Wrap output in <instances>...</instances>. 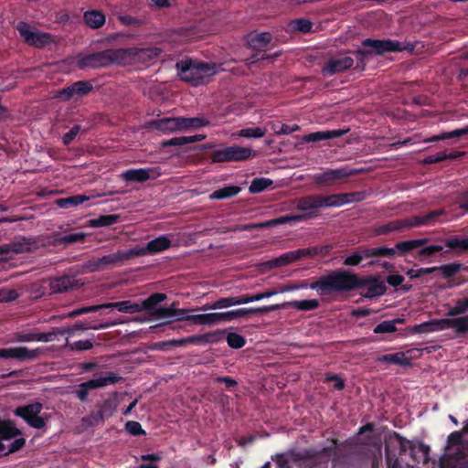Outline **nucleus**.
Returning a JSON list of instances; mask_svg holds the SVG:
<instances>
[{"label": "nucleus", "mask_w": 468, "mask_h": 468, "mask_svg": "<svg viewBox=\"0 0 468 468\" xmlns=\"http://www.w3.org/2000/svg\"><path fill=\"white\" fill-rule=\"evenodd\" d=\"M357 275L345 270H335L310 283L319 295L345 292L357 289Z\"/></svg>", "instance_id": "f257e3e1"}, {"label": "nucleus", "mask_w": 468, "mask_h": 468, "mask_svg": "<svg viewBox=\"0 0 468 468\" xmlns=\"http://www.w3.org/2000/svg\"><path fill=\"white\" fill-rule=\"evenodd\" d=\"M167 298L165 293L154 292L143 301L144 311H146L155 319H166L164 324H170L174 321H187L188 313L197 311L196 309H179L177 303H173L168 307L159 306V303Z\"/></svg>", "instance_id": "f03ea898"}, {"label": "nucleus", "mask_w": 468, "mask_h": 468, "mask_svg": "<svg viewBox=\"0 0 468 468\" xmlns=\"http://www.w3.org/2000/svg\"><path fill=\"white\" fill-rule=\"evenodd\" d=\"M178 77L192 86L204 85L217 73L215 64L186 58L176 63Z\"/></svg>", "instance_id": "7ed1b4c3"}, {"label": "nucleus", "mask_w": 468, "mask_h": 468, "mask_svg": "<svg viewBox=\"0 0 468 468\" xmlns=\"http://www.w3.org/2000/svg\"><path fill=\"white\" fill-rule=\"evenodd\" d=\"M129 55L125 48H110L88 55H80L77 58V66L80 69H101L112 64H122Z\"/></svg>", "instance_id": "20e7f679"}, {"label": "nucleus", "mask_w": 468, "mask_h": 468, "mask_svg": "<svg viewBox=\"0 0 468 468\" xmlns=\"http://www.w3.org/2000/svg\"><path fill=\"white\" fill-rule=\"evenodd\" d=\"M101 309H116L119 312L122 313H128V314H135L139 313L144 308L143 307V303H133L129 300L121 301V302H113V303H107L102 304H97V305H90L86 307H80L78 309H75L71 312H69L62 315L63 318H74L79 315H82L88 313L97 312Z\"/></svg>", "instance_id": "39448f33"}, {"label": "nucleus", "mask_w": 468, "mask_h": 468, "mask_svg": "<svg viewBox=\"0 0 468 468\" xmlns=\"http://www.w3.org/2000/svg\"><path fill=\"white\" fill-rule=\"evenodd\" d=\"M16 28L24 42L30 47L43 48L56 43V38L53 35L40 30H32L31 26L27 22H18Z\"/></svg>", "instance_id": "423d86ee"}, {"label": "nucleus", "mask_w": 468, "mask_h": 468, "mask_svg": "<svg viewBox=\"0 0 468 468\" xmlns=\"http://www.w3.org/2000/svg\"><path fill=\"white\" fill-rule=\"evenodd\" d=\"M252 150L239 145L226 146L214 150L210 154L212 163L240 162L250 158Z\"/></svg>", "instance_id": "0eeeda50"}, {"label": "nucleus", "mask_w": 468, "mask_h": 468, "mask_svg": "<svg viewBox=\"0 0 468 468\" xmlns=\"http://www.w3.org/2000/svg\"><path fill=\"white\" fill-rule=\"evenodd\" d=\"M442 210H433L424 216H414L410 218L394 220L383 227L382 233L402 230L413 227L429 225L442 214Z\"/></svg>", "instance_id": "6e6552de"}, {"label": "nucleus", "mask_w": 468, "mask_h": 468, "mask_svg": "<svg viewBox=\"0 0 468 468\" xmlns=\"http://www.w3.org/2000/svg\"><path fill=\"white\" fill-rule=\"evenodd\" d=\"M363 48L369 51L370 57L383 56L386 53L400 52L406 49H412L409 46H405L398 40L393 39H374L365 38L361 43Z\"/></svg>", "instance_id": "1a4fd4ad"}, {"label": "nucleus", "mask_w": 468, "mask_h": 468, "mask_svg": "<svg viewBox=\"0 0 468 468\" xmlns=\"http://www.w3.org/2000/svg\"><path fill=\"white\" fill-rule=\"evenodd\" d=\"M43 405L40 402H34L17 407L14 413L22 418L30 427L35 429H43L48 419V415L40 416Z\"/></svg>", "instance_id": "9d476101"}, {"label": "nucleus", "mask_w": 468, "mask_h": 468, "mask_svg": "<svg viewBox=\"0 0 468 468\" xmlns=\"http://www.w3.org/2000/svg\"><path fill=\"white\" fill-rule=\"evenodd\" d=\"M353 65V58L346 54H338L328 58L323 66L321 72L324 77H331L351 69Z\"/></svg>", "instance_id": "9b49d317"}, {"label": "nucleus", "mask_w": 468, "mask_h": 468, "mask_svg": "<svg viewBox=\"0 0 468 468\" xmlns=\"http://www.w3.org/2000/svg\"><path fill=\"white\" fill-rule=\"evenodd\" d=\"M171 243L172 242L168 237L162 235L150 240L145 247H134L130 249L131 255L133 258L144 255H154L170 248Z\"/></svg>", "instance_id": "f8f14e48"}, {"label": "nucleus", "mask_w": 468, "mask_h": 468, "mask_svg": "<svg viewBox=\"0 0 468 468\" xmlns=\"http://www.w3.org/2000/svg\"><path fill=\"white\" fill-rule=\"evenodd\" d=\"M44 353L42 347L28 349L26 346H17L0 349V357L16 358L19 361H33Z\"/></svg>", "instance_id": "ddd939ff"}, {"label": "nucleus", "mask_w": 468, "mask_h": 468, "mask_svg": "<svg viewBox=\"0 0 468 468\" xmlns=\"http://www.w3.org/2000/svg\"><path fill=\"white\" fill-rule=\"evenodd\" d=\"M357 288L367 286V291L363 293L366 298H375L384 295L387 292V286L384 282H380L378 278L374 276H368L366 278H359L357 276Z\"/></svg>", "instance_id": "4468645a"}, {"label": "nucleus", "mask_w": 468, "mask_h": 468, "mask_svg": "<svg viewBox=\"0 0 468 468\" xmlns=\"http://www.w3.org/2000/svg\"><path fill=\"white\" fill-rule=\"evenodd\" d=\"M296 209L303 211L310 218H317L321 209L318 194L299 197L296 200Z\"/></svg>", "instance_id": "2eb2a0df"}, {"label": "nucleus", "mask_w": 468, "mask_h": 468, "mask_svg": "<svg viewBox=\"0 0 468 468\" xmlns=\"http://www.w3.org/2000/svg\"><path fill=\"white\" fill-rule=\"evenodd\" d=\"M79 287V282L74 276L63 275L49 280V294L67 292Z\"/></svg>", "instance_id": "dca6fc26"}, {"label": "nucleus", "mask_w": 468, "mask_h": 468, "mask_svg": "<svg viewBox=\"0 0 468 468\" xmlns=\"http://www.w3.org/2000/svg\"><path fill=\"white\" fill-rule=\"evenodd\" d=\"M93 90V85L89 80H78L59 91V97L64 101H69L75 96H84Z\"/></svg>", "instance_id": "f3484780"}, {"label": "nucleus", "mask_w": 468, "mask_h": 468, "mask_svg": "<svg viewBox=\"0 0 468 468\" xmlns=\"http://www.w3.org/2000/svg\"><path fill=\"white\" fill-rule=\"evenodd\" d=\"M346 169H329L314 176V182L320 186H330L339 180L351 176Z\"/></svg>", "instance_id": "a211bd4d"}, {"label": "nucleus", "mask_w": 468, "mask_h": 468, "mask_svg": "<svg viewBox=\"0 0 468 468\" xmlns=\"http://www.w3.org/2000/svg\"><path fill=\"white\" fill-rule=\"evenodd\" d=\"M320 303L316 299H310V300H302V301H290V302H284L282 303H276L268 305L269 313L272 311H278L282 309L286 308H294L298 311H312L315 310L319 307Z\"/></svg>", "instance_id": "6ab92c4d"}, {"label": "nucleus", "mask_w": 468, "mask_h": 468, "mask_svg": "<svg viewBox=\"0 0 468 468\" xmlns=\"http://www.w3.org/2000/svg\"><path fill=\"white\" fill-rule=\"evenodd\" d=\"M36 246V240L34 238L19 236L16 237L10 243L2 244L7 250L4 253V256H7L10 253H24L32 250L33 247Z\"/></svg>", "instance_id": "aec40b11"}, {"label": "nucleus", "mask_w": 468, "mask_h": 468, "mask_svg": "<svg viewBox=\"0 0 468 468\" xmlns=\"http://www.w3.org/2000/svg\"><path fill=\"white\" fill-rule=\"evenodd\" d=\"M269 313L268 305L259 307L239 308L231 311L219 313L220 320L222 322H230L239 317L250 314H265Z\"/></svg>", "instance_id": "412c9836"}, {"label": "nucleus", "mask_w": 468, "mask_h": 468, "mask_svg": "<svg viewBox=\"0 0 468 468\" xmlns=\"http://www.w3.org/2000/svg\"><path fill=\"white\" fill-rule=\"evenodd\" d=\"M150 126L163 133H173L182 131L180 117H165L153 120Z\"/></svg>", "instance_id": "4be33fe9"}, {"label": "nucleus", "mask_w": 468, "mask_h": 468, "mask_svg": "<svg viewBox=\"0 0 468 468\" xmlns=\"http://www.w3.org/2000/svg\"><path fill=\"white\" fill-rule=\"evenodd\" d=\"M98 259L100 261L102 270H106L112 266L122 265L123 263V261L133 259V256L131 255V250H118L117 252L104 255Z\"/></svg>", "instance_id": "5701e85b"}, {"label": "nucleus", "mask_w": 468, "mask_h": 468, "mask_svg": "<svg viewBox=\"0 0 468 468\" xmlns=\"http://www.w3.org/2000/svg\"><path fill=\"white\" fill-rule=\"evenodd\" d=\"M454 328V318L434 319L417 326L419 333H430Z\"/></svg>", "instance_id": "b1692460"}, {"label": "nucleus", "mask_w": 468, "mask_h": 468, "mask_svg": "<svg viewBox=\"0 0 468 468\" xmlns=\"http://www.w3.org/2000/svg\"><path fill=\"white\" fill-rule=\"evenodd\" d=\"M346 130H326L305 134L303 137L304 143H314L338 138L346 133Z\"/></svg>", "instance_id": "393cba45"}, {"label": "nucleus", "mask_w": 468, "mask_h": 468, "mask_svg": "<svg viewBox=\"0 0 468 468\" xmlns=\"http://www.w3.org/2000/svg\"><path fill=\"white\" fill-rule=\"evenodd\" d=\"M86 234L83 232H74L68 234H61L55 232L51 236L50 243L53 245L69 246L77 242L84 241Z\"/></svg>", "instance_id": "a878e982"}, {"label": "nucleus", "mask_w": 468, "mask_h": 468, "mask_svg": "<svg viewBox=\"0 0 468 468\" xmlns=\"http://www.w3.org/2000/svg\"><path fill=\"white\" fill-rule=\"evenodd\" d=\"M153 171V168L128 169L121 175V177L127 182L144 183L152 178L150 173Z\"/></svg>", "instance_id": "bb28decb"}, {"label": "nucleus", "mask_w": 468, "mask_h": 468, "mask_svg": "<svg viewBox=\"0 0 468 468\" xmlns=\"http://www.w3.org/2000/svg\"><path fill=\"white\" fill-rule=\"evenodd\" d=\"M187 321H191L194 324L213 326L221 323L219 313H207L200 314L187 315Z\"/></svg>", "instance_id": "cd10ccee"}, {"label": "nucleus", "mask_w": 468, "mask_h": 468, "mask_svg": "<svg viewBox=\"0 0 468 468\" xmlns=\"http://www.w3.org/2000/svg\"><path fill=\"white\" fill-rule=\"evenodd\" d=\"M55 337V333L18 332L16 335L18 342H51Z\"/></svg>", "instance_id": "c85d7f7f"}, {"label": "nucleus", "mask_w": 468, "mask_h": 468, "mask_svg": "<svg viewBox=\"0 0 468 468\" xmlns=\"http://www.w3.org/2000/svg\"><path fill=\"white\" fill-rule=\"evenodd\" d=\"M390 438H394L397 441V442L399 444V454H404L408 451H410V454L412 461L414 463H419V461L417 460V457H416L417 446L412 441H410V440L404 438L399 432H396V431H393L390 434Z\"/></svg>", "instance_id": "c756f323"}, {"label": "nucleus", "mask_w": 468, "mask_h": 468, "mask_svg": "<svg viewBox=\"0 0 468 468\" xmlns=\"http://www.w3.org/2000/svg\"><path fill=\"white\" fill-rule=\"evenodd\" d=\"M301 260L299 250H291L283 253L282 255L273 258L266 262L270 268H277L288 265L292 262Z\"/></svg>", "instance_id": "7c9ffc66"}, {"label": "nucleus", "mask_w": 468, "mask_h": 468, "mask_svg": "<svg viewBox=\"0 0 468 468\" xmlns=\"http://www.w3.org/2000/svg\"><path fill=\"white\" fill-rule=\"evenodd\" d=\"M123 380V378L120 375L112 372L107 371L104 373V376H101L100 378L90 379V383H91L90 386H93V388H104L109 385H114Z\"/></svg>", "instance_id": "2f4dec72"}, {"label": "nucleus", "mask_w": 468, "mask_h": 468, "mask_svg": "<svg viewBox=\"0 0 468 468\" xmlns=\"http://www.w3.org/2000/svg\"><path fill=\"white\" fill-rule=\"evenodd\" d=\"M205 138H206V135H203V134L174 137L169 140L163 141L161 143V146L164 148L170 147V146L182 147L188 144H194L197 142H200V141L204 140Z\"/></svg>", "instance_id": "473e14b6"}, {"label": "nucleus", "mask_w": 468, "mask_h": 468, "mask_svg": "<svg viewBox=\"0 0 468 468\" xmlns=\"http://www.w3.org/2000/svg\"><path fill=\"white\" fill-rule=\"evenodd\" d=\"M83 20L89 27L98 29L105 24L106 17L101 11L94 9L84 12Z\"/></svg>", "instance_id": "72a5a7b5"}, {"label": "nucleus", "mask_w": 468, "mask_h": 468, "mask_svg": "<svg viewBox=\"0 0 468 468\" xmlns=\"http://www.w3.org/2000/svg\"><path fill=\"white\" fill-rule=\"evenodd\" d=\"M272 40V35L269 32H262L250 36L247 40L248 47L251 49L263 50Z\"/></svg>", "instance_id": "f704fd0d"}, {"label": "nucleus", "mask_w": 468, "mask_h": 468, "mask_svg": "<svg viewBox=\"0 0 468 468\" xmlns=\"http://www.w3.org/2000/svg\"><path fill=\"white\" fill-rule=\"evenodd\" d=\"M287 223H292L290 214L283 215L279 218H273L271 220H267L262 223L245 224L240 228V229L251 230V229H265V228H271V227H274L277 225H282V224H287Z\"/></svg>", "instance_id": "c9c22d12"}, {"label": "nucleus", "mask_w": 468, "mask_h": 468, "mask_svg": "<svg viewBox=\"0 0 468 468\" xmlns=\"http://www.w3.org/2000/svg\"><path fill=\"white\" fill-rule=\"evenodd\" d=\"M117 396L118 392L115 391L112 393V398L107 399L102 402L100 410L94 416L96 420H103L105 417H110L113 414L117 408Z\"/></svg>", "instance_id": "e433bc0d"}, {"label": "nucleus", "mask_w": 468, "mask_h": 468, "mask_svg": "<svg viewBox=\"0 0 468 468\" xmlns=\"http://www.w3.org/2000/svg\"><path fill=\"white\" fill-rule=\"evenodd\" d=\"M320 207H340L345 205L342 193L331 194V195H320L318 194Z\"/></svg>", "instance_id": "4c0bfd02"}, {"label": "nucleus", "mask_w": 468, "mask_h": 468, "mask_svg": "<svg viewBox=\"0 0 468 468\" xmlns=\"http://www.w3.org/2000/svg\"><path fill=\"white\" fill-rule=\"evenodd\" d=\"M88 200H90V197L86 195H76L58 198L56 199L55 204L60 208L68 209L69 207H78L79 205Z\"/></svg>", "instance_id": "58836bf2"}, {"label": "nucleus", "mask_w": 468, "mask_h": 468, "mask_svg": "<svg viewBox=\"0 0 468 468\" xmlns=\"http://www.w3.org/2000/svg\"><path fill=\"white\" fill-rule=\"evenodd\" d=\"M236 304V297L235 296H229V297H222L218 298L213 303H207L204 305H202L199 308H197L196 310H202V311H208V310H218V309H224L231 306H235Z\"/></svg>", "instance_id": "ea45409f"}, {"label": "nucleus", "mask_w": 468, "mask_h": 468, "mask_svg": "<svg viewBox=\"0 0 468 468\" xmlns=\"http://www.w3.org/2000/svg\"><path fill=\"white\" fill-rule=\"evenodd\" d=\"M463 136L468 137V125L464 126L463 128H460V129H455L451 132H444L438 135L431 136V137L426 139L425 142L432 143V142H438V141L448 140V139L461 138Z\"/></svg>", "instance_id": "a19ab883"}, {"label": "nucleus", "mask_w": 468, "mask_h": 468, "mask_svg": "<svg viewBox=\"0 0 468 468\" xmlns=\"http://www.w3.org/2000/svg\"><path fill=\"white\" fill-rule=\"evenodd\" d=\"M426 242V239L404 240L398 242L396 244V249L400 256H406L410 251L420 248Z\"/></svg>", "instance_id": "79ce46f5"}, {"label": "nucleus", "mask_w": 468, "mask_h": 468, "mask_svg": "<svg viewBox=\"0 0 468 468\" xmlns=\"http://www.w3.org/2000/svg\"><path fill=\"white\" fill-rule=\"evenodd\" d=\"M121 220V216L118 214L101 215L96 218L89 220V226L91 228L110 227Z\"/></svg>", "instance_id": "37998d69"}, {"label": "nucleus", "mask_w": 468, "mask_h": 468, "mask_svg": "<svg viewBox=\"0 0 468 468\" xmlns=\"http://www.w3.org/2000/svg\"><path fill=\"white\" fill-rule=\"evenodd\" d=\"M378 361L381 363L394 364L404 367H409L411 365L410 358L407 357L403 352L383 355L378 357Z\"/></svg>", "instance_id": "c03bdc74"}, {"label": "nucleus", "mask_w": 468, "mask_h": 468, "mask_svg": "<svg viewBox=\"0 0 468 468\" xmlns=\"http://www.w3.org/2000/svg\"><path fill=\"white\" fill-rule=\"evenodd\" d=\"M369 248L358 247L351 255L345 258L343 264L346 266H357L364 259L372 258L367 256Z\"/></svg>", "instance_id": "a18cd8bd"}, {"label": "nucleus", "mask_w": 468, "mask_h": 468, "mask_svg": "<svg viewBox=\"0 0 468 468\" xmlns=\"http://www.w3.org/2000/svg\"><path fill=\"white\" fill-rule=\"evenodd\" d=\"M181 129L187 130L190 128L198 129L209 125V121L203 117H180Z\"/></svg>", "instance_id": "49530a36"}, {"label": "nucleus", "mask_w": 468, "mask_h": 468, "mask_svg": "<svg viewBox=\"0 0 468 468\" xmlns=\"http://www.w3.org/2000/svg\"><path fill=\"white\" fill-rule=\"evenodd\" d=\"M445 245L458 252H468V238L453 236L446 239Z\"/></svg>", "instance_id": "de8ad7c7"}, {"label": "nucleus", "mask_w": 468, "mask_h": 468, "mask_svg": "<svg viewBox=\"0 0 468 468\" xmlns=\"http://www.w3.org/2000/svg\"><path fill=\"white\" fill-rule=\"evenodd\" d=\"M240 191V187L238 186H228L222 188L215 190L211 195V199H225L235 197Z\"/></svg>", "instance_id": "09e8293b"}, {"label": "nucleus", "mask_w": 468, "mask_h": 468, "mask_svg": "<svg viewBox=\"0 0 468 468\" xmlns=\"http://www.w3.org/2000/svg\"><path fill=\"white\" fill-rule=\"evenodd\" d=\"M272 184L273 181L270 178L257 177L251 181L249 191L252 194H258L268 189Z\"/></svg>", "instance_id": "8fccbe9b"}, {"label": "nucleus", "mask_w": 468, "mask_h": 468, "mask_svg": "<svg viewBox=\"0 0 468 468\" xmlns=\"http://www.w3.org/2000/svg\"><path fill=\"white\" fill-rule=\"evenodd\" d=\"M402 322L403 319L400 318L383 321L374 328L373 332L377 335L393 333L397 330L396 324Z\"/></svg>", "instance_id": "3c124183"}, {"label": "nucleus", "mask_w": 468, "mask_h": 468, "mask_svg": "<svg viewBox=\"0 0 468 468\" xmlns=\"http://www.w3.org/2000/svg\"><path fill=\"white\" fill-rule=\"evenodd\" d=\"M396 247L395 248H387V247H373L369 248L367 250V256H372V258H379V257H388L393 258L396 255Z\"/></svg>", "instance_id": "603ef678"}, {"label": "nucleus", "mask_w": 468, "mask_h": 468, "mask_svg": "<svg viewBox=\"0 0 468 468\" xmlns=\"http://www.w3.org/2000/svg\"><path fill=\"white\" fill-rule=\"evenodd\" d=\"M290 27L294 31L309 33L312 31L313 23L306 18H297L290 22Z\"/></svg>", "instance_id": "864d4df0"}, {"label": "nucleus", "mask_w": 468, "mask_h": 468, "mask_svg": "<svg viewBox=\"0 0 468 468\" xmlns=\"http://www.w3.org/2000/svg\"><path fill=\"white\" fill-rule=\"evenodd\" d=\"M462 267V263L453 262L438 266V271H441L444 278H452L461 271Z\"/></svg>", "instance_id": "5fc2aeb1"}, {"label": "nucleus", "mask_w": 468, "mask_h": 468, "mask_svg": "<svg viewBox=\"0 0 468 468\" xmlns=\"http://www.w3.org/2000/svg\"><path fill=\"white\" fill-rule=\"evenodd\" d=\"M353 55L356 58V69L364 70L367 65V59L370 57L369 51L366 48H358L353 51Z\"/></svg>", "instance_id": "6e6d98bb"}, {"label": "nucleus", "mask_w": 468, "mask_h": 468, "mask_svg": "<svg viewBox=\"0 0 468 468\" xmlns=\"http://www.w3.org/2000/svg\"><path fill=\"white\" fill-rule=\"evenodd\" d=\"M141 460L144 463L138 468H159L156 463L162 460V455L160 453L144 454L141 456Z\"/></svg>", "instance_id": "4d7b16f0"}, {"label": "nucleus", "mask_w": 468, "mask_h": 468, "mask_svg": "<svg viewBox=\"0 0 468 468\" xmlns=\"http://www.w3.org/2000/svg\"><path fill=\"white\" fill-rule=\"evenodd\" d=\"M226 341L228 346L233 349H240L246 345L245 337L233 332L227 335Z\"/></svg>", "instance_id": "13d9d810"}, {"label": "nucleus", "mask_w": 468, "mask_h": 468, "mask_svg": "<svg viewBox=\"0 0 468 468\" xmlns=\"http://www.w3.org/2000/svg\"><path fill=\"white\" fill-rule=\"evenodd\" d=\"M419 251H418V258L420 260V261H423L424 259L426 258H430V257H432L434 256L436 253H439L442 250V246L441 245H429V246H425L423 247V245L419 248Z\"/></svg>", "instance_id": "bf43d9fd"}, {"label": "nucleus", "mask_w": 468, "mask_h": 468, "mask_svg": "<svg viewBox=\"0 0 468 468\" xmlns=\"http://www.w3.org/2000/svg\"><path fill=\"white\" fill-rule=\"evenodd\" d=\"M466 312H468V297L456 300L455 305L449 309L447 314L449 316H456Z\"/></svg>", "instance_id": "052dcab7"}, {"label": "nucleus", "mask_w": 468, "mask_h": 468, "mask_svg": "<svg viewBox=\"0 0 468 468\" xmlns=\"http://www.w3.org/2000/svg\"><path fill=\"white\" fill-rule=\"evenodd\" d=\"M114 324H117V323L91 324L90 323L79 321L72 326H73V330L75 332H77V331H84L87 329L100 330V329L108 328L109 326L114 325Z\"/></svg>", "instance_id": "680f3d73"}, {"label": "nucleus", "mask_w": 468, "mask_h": 468, "mask_svg": "<svg viewBox=\"0 0 468 468\" xmlns=\"http://www.w3.org/2000/svg\"><path fill=\"white\" fill-rule=\"evenodd\" d=\"M266 130L261 127L243 128L239 132L240 137L261 138L265 135Z\"/></svg>", "instance_id": "e2e57ef3"}, {"label": "nucleus", "mask_w": 468, "mask_h": 468, "mask_svg": "<svg viewBox=\"0 0 468 468\" xmlns=\"http://www.w3.org/2000/svg\"><path fill=\"white\" fill-rule=\"evenodd\" d=\"M91 383H90V380L80 383L78 386V388L75 391L76 397L81 401V402H87L88 401V396L89 391L93 388V386H90Z\"/></svg>", "instance_id": "0e129e2a"}, {"label": "nucleus", "mask_w": 468, "mask_h": 468, "mask_svg": "<svg viewBox=\"0 0 468 468\" xmlns=\"http://www.w3.org/2000/svg\"><path fill=\"white\" fill-rule=\"evenodd\" d=\"M226 330L218 329L213 332L204 334L205 344H214L223 340Z\"/></svg>", "instance_id": "69168bd1"}, {"label": "nucleus", "mask_w": 468, "mask_h": 468, "mask_svg": "<svg viewBox=\"0 0 468 468\" xmlns=\"http://www.w3.org/2000/svg\"><path fill=\"white\" fill-rule=\"evenodd\" d=\"M454 329L457 335L468 333V315L454 318Z\"/></svg>", "instance_id": "338daca9"}, {"label": "nucleus", "mask_w": 468, "mask_h": 468, "mask_svg": "<svg viewBox=\"0 0 468 468\" xmlns=\"http://www.w3.org/2000/svg\"><path fill=\"white\" fill-rule=\"evenodd\" d=\"M126 431L133 436L144 435L145 431L138 421L129 420L125 424Z\"/></svg>", "instance_id": "774afa93"}]
</instances>
